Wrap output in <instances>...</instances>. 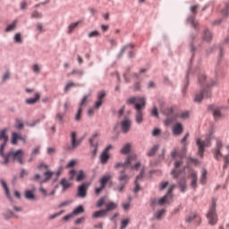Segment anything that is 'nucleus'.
Listing matches in <instances>:
<instances>
[{"label": "nucleus", "mask_w": 229, "mask_h": 229, "mask_svg": "<svg viewBox=\"0 0 229 229\" xmlns=\"http://www.w3.org/2000/svg\"><path fill=\"white\" fill-rule=\"evenodd\" d=\"M7 129L0 131V140H4V143L0 145V156L4 158V164L7 165L10 159L17 161L19 164L23 165L24 152L22 149L17 151H11L8 154H4V149L8 142V136L6 135Z\"/></svg>", "instance_id": "obj_1"}, {"label": "nucleus", "mask_w": 229, "mask_h": 229, "mask_svg": "<svg viewBox=\"0 0 229 229\" xmlns=\"http://www.w3.org/2000/svg\"><path fill=\"white\" fill-rule=\"evenodd\" d=\"M198 81L199 84H203L205 87L203 90H200L199 93L195 94L194 102L200 103L203 98H211V88L216 85V80L207 81V77L205 74H200L198 78Z\"/></svg>", "instance_id": "obj_2"}, {"label": "nucleus", "mask_w": 229, "mask_h": 229, "mask_svg": "<svg viewBox=\"0 0 229 229\" xmlns=\"http://www.w3.org/2000/svg\"><path fill=\"white\" fill-rule=\"evenodd\" d=\"M126 104L134 106L135 122L137 124H141L144 121L142 110L145 108L146 99L142 97H131L126 100Z\"/></svg>", "instance_id": "obj_3"}, {"label": "nucleus", "mask_w": 229, "mask_h": 229, "mask_svg": "<svg viewBox=\"0 0 229 229\" xmlns=\"http://www.w3.org/2000/svg\"><path fill=\"white\" fill-rule=\"evenodd\" d=\"M137 161V155L131 154L125 160V162H118L114 165V169L118 170L119 168H123V171H126L127 169L131 170H138L140 167V162ZM136 162L134 165L133 163Z\"/></svg>", "instance_id": "obj_4"}, {"label": "nucleus", "mask_w": 229, "mask_h": 229, "mask_svg": "<svg viewBox=\"0 0 229 229\" xmlns=\"http://www.w3.org/2000/svg\"><path fill=\"white\" fill-rule=\"evenodd\" d=\"M164 114L168 116L165 120V124L166 126H169L171 123H173L174 121H176L177 118H180L182 120H187L190 117V113L188 111L182 112L179 114L178 115H174V109L173 107H167L165 109ZM172 116V118L170 117Z\"/></svg>", "instance_id": "obj_5"}, {"label": "nucleus", "mask_w": 229, "mask_h": 229, "mask_svg": "<svg viewBox=\"0 0 229 229\" xmlns=\"http://www.w3.org/2000/svg\"><path fill=\"white\" fill-rule=\"evenodd\" d=\"M206 217L208 219V223L209 225L214 226L217 225L218 222V216L216 213V199L212 200V204L210 208H208V211L206 215Z\"/></svg>", "instance_id": "obj_6"}, {"label": "nucleus", "mask_w": 229, "mask_h": 229, "mask_svg": "<svg viewBox=\"0 0 229 229\" xmlns=\"http://www.w3.org/2000/svg\"><path fill=\"white\" fill-rule=\"evenodd\" d=\"M211 140H212V135L211 134H208L206 137L205 140H201L200 139L196 140V145L198 147V156L200 158H203V157H204L205 148L210 147Z\"/></svg>", "instance_id": "obj_7"}, {"label": "nucleus", "mask_w": 229, "mask_h": 229, "mask_svg": "<svg viewBox=\"0 0 229 229\" xmlns=\"http://www.w3.org/2000/svg\"><path fill=\"white\" fill-rule=\"evenodd\" d=\"M175 188V184H170L167 189L166 194L164 197L158 199L157 205L163 206L165 204H170V201L173 199V191Z\"/></svg>", "instance_id": "obj_8"}, {"label": "nucleus", "mask_w": 229, "mask_h": 229, "mask_svg": "<svg viewBox=\"0 0 229 229\" xmlns=\"http://www.w3.org/2000/svg\"><path fill=\"white\" fill-rule=\"evenodd\" d=\"M130 179L131 177L126 174V171L120 172V176H118V182H120V185L116 187V191H118V192H123Z\"/></svg>", "instance_id": "obj_9"}, {"label": "nucleus", "mask_w": 229, "mask_h": 229, "mask_svg": "<svg viewBox=\"0 0 229 229\" xmlns=\"http://www.w3.org/2000/svg\"><path fill=\"white\" fill-rule=\"evenodd\" d=\"M70 139H71L72 146L66 147V148H65L66 151L75 150L81 143V141L80 140L76 139L75 131H72V133L70 134Z\"/></svg>", "instance_id": "obj_10"}, {"label": "nucleus", "mask_w": 229, "mask_h": 229, "mask_svg": "<svg viewBox=\"0 0 229 229\" xmlns=\"http://www.w3.org/2000/svg\"><path fill=\"white\" fill-rule=\"evenodd\" d=\"M113 148L112 145H108L104 148V151H102V154H100V164L106 165L108 160L110 159V155L108 152Z\"/></svg>", "instance_id": "obj_11"}, {"label": "nucleus", "mask_w": 229, "mask_h": 229, "mask_svg": "<svg viewBox=\"0 0 229 229\" xmlns=\"http://www.w3.org/2000/svg\"><path fill=\"white\" fill-rule=\"evenodd\" d=\"M223 107L216 106H209L208 111L212 113L213 117L216 120L221 119L224 117L222 114Z\"/></svg>", "instance_id": "obj_12"}, {"label": "nucleus", "mask_w": 229, "mask_h": 229, "mask_svg": "<svg viewBox=\"0 0 229 229\" xmlns=\"http://www.w3.org/2000/svg\"><path fill=\"white\" fill-rule=\"evenodd\" d=\"M222 148H223V142L217 140L216 142V148L212 151L215 159L219 160L220 158H222L223 157L221 153Z\"/></svg>", "instance_id": "obj_13"}, {"label": "nucleus", "mask_w": 229, "mask_h": 229, "mask_svg": "<svg viewBox=\"0 0 229 229\" xmlns=\"http://www.w3.org/2000/svg\"><path fill=\"white\" fill-rule=\"evenodd\" d=\"M89 98V95H84V98H82V100H81V106L79 107V110H77V114H75V121L80 122L81 119V114H82V107L86 106V102Z\"/></svg>", "instance_id": "obj_14"}, {"label": "nucleus", "mask_w": 229, "mask_h": 229, "mask_svg": "<svg viewBox=\"0 0 229 229\" xmlns=\"http://www.w3.org/2000/svg\"><path fill=\"white\" fill-rule=\"evenodd\" d=\"M182 165V160H176L174 163V169L171 172L174 179H178L182 175V172L179 171V167Z\"/></svg>", "instance_id": "obj_15"}, {"label": "nucleus", "mask_w": 229, "mask_h": 229, "mask_svg": "<svg viewBox=\"0 0 229 229\" xmlns=\"http://www.w3.org/2000/svg\"><path fill=\"white\" fill-rule=\"evenodd\" d=\"M88 190L89 186L86 183L79 185V187L77 188V197L81 199H85L87 197Z\"/></svg>", "instance_id": "obj_16"}, {"label": "nucleus", "mask_w": 229, "mask_h": 229, "mask_svg": "<svg viewBox=\"0 0 229 229\" xmlns=\"http://www.w3.org/2000/svg\"><path fill=\"white\" fill-rule=\"evenodd\" d=\"M195 222L197 225L201 224V216L197 215L196 213H191L189 216H186L185 222L190 224L191 222Z\"/></svg>", "instance_id": "obj_17"}, {"label": "nucleus", "mask_w": 229, "mask_h": 229, "mask_svg": "<svg viewBox=\"0 0 229 229\" xmlns=\"http://www.w3.org/2000/svg\"><path fill=\"white\" fill-rule=\"evenodd\" d=\"M106 94L105 91L98 92V95L97 96V101L95 102L94 108L99 109L103 105V100L106 98Z\"/></svg>", "instance_id": "obj_18"}, {"label": "nucleus", "mask_w": 229, "mask_h": 229, "mask_svg": "<svg viewBox=\"0 0 229 229\" xmlns=\"http://www.w3.org/2000/svg\"><path fill=\"white\" fill-rule=\"evenodd\" d=\"M172 132L174 136H180L183 132V126L181 123H176L173 128H172Z\"/></svg>", "instance_id": "obj_19"}, {"label": "nucleus", "mask_w": 229, "mask_h": 229, "mask_svg": "<svg viewBox=\"0 0 229 229\" xmlns=\"http://www.w3.org/2000/svg\"><path fill=\"white\" fill-rule=\"evenodd\" d=\"M125 52L129 53V58H131L133 56V45L130 44L123 47L120 51L119 56L121 57Z\"/></svg>", "instance_id": "obj_20"}, {"label": "nucleus", "mask_w": 229, "mask_h": 229, "mask_svg": "<svg viewBox=\"0 0 229 229\" xmlns=\"http://www.w3.org/2000/svg\"><path fill=\"white\" fill-rule=\"evenodd\" d=\"M144 175V170H140V174L136 177L135 181H134V188H133V192L137 193L138 191H140V186L139 185V181L141 180L143 178Z\"/></svg>", "instance_id": "obj_21"}, {"label": "nucleus", "mask_w": 229, "mask_h": 229, "mask_svg": "<svg viewBox=\"0 0 229 229\" xmlns=\"http://www.w3.org/2000/svg\"><path fill=\"white\" fill-rule=\"evenodd\" d=\"M190 177L191 179V187L193 190H196L197 189V182H198V174L194 170H191V173H190Z\"/></svg>", "instance_id": "obj_22"}, {"label": "nucleus", "mask_w": 229, "mask_h": 229, "mask_svg": "<svg viewBox=\"0 0 229 229\" xmlns=\"http://www.w3.org/2000/svg\"><path fill=\"white\" fill-rule=\"evenodd\" d=\"M131 129V121L129 119H124L122 121V132L127 133Z\"/></svg>", "instance_id": "obj_23"}, {"label": "nucleus", "mask_w": 229, "mask_h": 229, "mask_svg": "<svg viewBox=\"0 0 229 229\" xmlns=\"http://www.w3.org/2000/svg\"><path fill=\"white\" fill-rule=\"evenodd\" d=\"M112 176L110 174H106L101 177L100 180H98V183H100V186L106 188L108 182L111 180Z\"/></svg>", "instance_id": "obj_24"}, {"label": "nucleus", "mask_w": 229, "mask_h": 229, "mask_svg": "<svg viewBox=\"0 0 229 229\" xmlns=\"http://www.w3.org/2000/svg\"><path fill=\"white\" fill-rule=\"evenodd\" d=\"M107 216V213H106V210L105 209H100L98 211H95L93 213V216L92 217L93 218H103V217H106Z\"/></svg>", "instance_id": "obj_25"}, {"label": "nucleus", "mask_w": 229, "mask_h": 229, "mask_svg": "<svg viewBox=\"0 0 229 229\" xmlns=\"http://www.w3.org/2000/svg\"><path fill=\"white\" fill-rule=\"evenodd\" d=\"M212 38H213L212 33L209 30H205L202 34V40H204L205 42H210Z\"/></svg>", "instance_id": "obj_26"}, {"label": "nucleus", "mask_w": 229, "mask_h": 229, "mask_svg": "<svg viewBox=\"0 0 229 229\" xmlns=\"http://www.w3.org/2000/svg\"><path fill=\"white\" fill-rule=\"evenodd\" d=\"M18 140H22L24 141V143H26V140L23 139L21 135H19L18 133L16 132H13V138H12V143L13 145H17V141Z\"/></svg>", "instance_id": "obj_27"}, {"label": "nucleus", "mask_w": 229, "mask_h": 229, "mask_svg": "<svg viewBox=\"0 0 229 229\" xmlns=\"http://www.w3.org/2000/svg\"><path fill=\"white\" fill-rule=\"evenodd\" d=\"M40 99V94L37 92L35 98L26 99L28 105H35Z\"/></svg>", "instance_id": "obj_28"}, {"label": "nucleus", "mask_w": 229, "mask_h": 229, "mask_svg": "<svg viewBox=\"0 0 229 229\" xmlns=\"http://www.w3.org/2000/svg\"><path fill=\"white\" fill-rule=\"evenodd\" d=\"M116 208H117V204L116 203L109 202V203L106 204V209H104V210L107 214L108 212L116 209Z\"/></svg>", "instance_id": "obj_29"}, {"label": "nucleus", "mask_w": 229, "mask_h": 229, "mask_svg": "<svg viewBox=\"0 0 229 229\" xmlns=\"http://www.w3.org/2000/svg\"><path fill=\"white\" fill-rule=\"evenodd\" d=\"M131 144L130 143H126L125 145H123V148H122V149H120V154L122 155H128L131 151Z\"/></svg>", "instance_id": "obj_30"}, {"label": "nucleus", "mask_w": 229, "mask_h": 229, "mask_svg": "<svg viewBox=\"0 0 229 229\" xmlns=\"http://www.w3.org/2000/svg\"><path fill=\"white\" fill-rule=\"evenodd\" d=\"M25 198L29 200H32V201L36 200V196L34 194V191H30V190L26 191Z\"/></svg>", "instance_id": "obj_31"}, {"label": "nucleus", "mask_w": 229, "mask_h": 229, "mask_svg": "<svg viewBox=\"0 0 229 229\" xmlns=\"http://www.w3.org/2000/svg\"><path fill=\"white\" fill-rule=\"evenodd\" d=\"M82 21H78L77 22H73L68 26V34L71 35L72 31L79 26V24H81Z\"/></svg>", "instance_id": "obj_32"}, {"label": "nucleus", "mask_w": 229, "mask_h": 229, "mask_svg": "<svg viewBox=\"0 0 229 229\" xmlns=\"http://www.w3.org/2000/svg\"><path fill=\"white\" fill-rule=\"evenodd\" d=\"M159 146L158 145H154L147 153V156L148 157H151L153 156H155V154L157 153V151L158 150Z\"/></svg>", "instance_id": "obj_33"}, {"label": "nucleus", "mask_w": 229, "mask_h": 229, "mask_svg": "<svg viewBox=\"0 0 229 229\" xmlns=\"http://www.w3.org/2000/svg\"><path fill=\"white\" fill-rule=\"evenodd\" d=\"M130 222H131L130 217L122 219V221L120 222V229H125L128 226V225L130 224Z\"/></svg>", "instance_id": "obj_34"}, {"label": "nucleus", "mask_w": 229, "mask_h": 229, "mask_svg": "<svg viewBox=\"0 0 229 229\" xmlns=\"http://www.w3.org/2000/svg\"><path fill=\"white\" fill-rule=\"evenodd\" d=\"M165 214V209H161V210H157L155 214H154V217H153V220L154 219H157V220H160L163 216Z\"/></svg>", "instance_id": "obj_35"}, {"label": "nucleus", "mask_w": 229, "mask_h": 229, "mask_svg": "<svg viewBox=\"0 0 229 229\" xmlns=\"http://www.w3.org/2000/svg\"><path fill=\"white\" fill-rule=\"evenodd\" d=\"M18 24V21L14 20L10 25L7 26L5 31L9 33L10 31H13Z\"/></svg>", "instance_id": "obj_36"}, {"label": "nucleus", "mask_w": 229, "mask_h": 229, "mask_svg": "<svg viewBox=\"0 0 229 229\" xmlns=\"http://www.w3.org/2000/svg\"><path fill=\"white\" fill-rule=\"evenodd\" d=\"M61 186H63V191H66L71 188L72 183L66 179L61 180Z\"/></svg>", "instance_id": "obj_37"}, {"label": "nucleus", "mask_w": 229, "mask_h": 229, "mask_svg": "<svg viewBox=\"0 0 229 229\" xmlns=\"http://www.w3.org/2000/svg\"><path fill=\"white\" fill-rule=\"evenodd\" d=\"M86 177V174L84 173L83 170H80L79 173H77V177H75V181H77V182H80L81 181H83Z\"/></svg>", "instance_id": "obj_38"}, {"label": "nucleus", "mask_w": 229, "mask_h": 229, "mask_svg": "<svg viewBox=\"0 0 229 229\" xmlns=\"http://www.w3.org/2000/svg\"><path fill=\"white\" fill-rule=\"evenodd\" d=\"M178 185L180 187L181 192H185L186 188H187L185 178H182V180H180L179 182H178Z\"/></svg>", "instance_id": "obj_39"}, {"label": "nucleus", "mask_w": 229, "mask_h": 229, "mask_svg": "<svg viewBox=\"0 0 229 229\" xmlns=\"http://www.w3.org/2000/svg\"><path fill=\"white\" fill-rule=\"evenodd\" d=\"M84 208H83V207L82 206H78L77 208H75L74 209H73V212H72V214L73 215V216H78V215H80V214H82V213H84Z\"/></svg>", "instance_id": "obj_40"}, {"label": "nucleus", "mask_w": 229, "mask_h": 229, "mask_svg": "<svg viewBox=\"0 0 229 229\" xmlns=\"http://www.w3.org/2000/svg\"><path fill=\"white\" fill-rule=\"evenodd\" d=\"M53 174H54V173L51 171L45 172L44 175H45V177H47V179L41 180V183H44V182H47V181H49L52 178Z\"/></svg>", "instance_id": "obj_41"}, {"label": "nucleus", "mask_w": 229, "mask_h": 229, "mask_svg": "<svg viewBox=\"0 0 229 229\" xmlns=\"http://www.w3.org/2000/svg\"><path fill=\"white\" fill-rule=\"evenodd\" d=\"M228 8H229V4H225V8L220 10L222 15H224L225 17H227V15H229Z\"/></svg>", "instance_id": "obj_42"}, {"label": "nucleus", "mask_w": 229, "mask_h": 229, "mask_svg": "<svg viewBox=\"0 0 229 229\" xmlns=\"http://www.w3.org/2000/svg\"><path fill=\"white\" fill-rule=\"evenodd\" d=\"M39 150L40 148L38 147V148H35L33 150H32V153H31V158L29 160V162H32L33 158L39 154Z\"/></svg>", "instance_id": "obj_43"}, {"label": "nucleus", "mask_w": 229, "mask_h": 229, "mask_svg": "<svg viewBox=\"0 0 229 229\" xmlns=\"http://www.w3.org/2000/svg\"><path fill=\"white\" fill-rule=\"evenodd\" d=\"M188 22H190V24H191V26H193V28H197V26H198V22L196 21L194 16H190L188 18Z\"/></svg>", "instance_id": "obj_44"}, {"label": "nucleus", "mask_w": 229, "mask_h": 229, "mask_svg": "<svg viewBox=\"0 0 229 229\" xmlns=\"http://www.w3.org/2000/svg\"><path fill=\"white\" fill-rule=\"evenodd\" d=\"M1 183L5 191V194L6 196L8 197L9 199H11V197H10V193H9V189H8V186L6 185L5 182L4 180H1Z\"/></svg>", "instance_id": "obj_45"}, {"label": "nucleus", "mask_w": 229, "mask_h": 229, "mask_svg": "<svg viewBox=\"0 0 229 229\" xmlns=\"http://www.w3.org/2000/svg\"><path fill=\"white\" fill-rule=\"evenodd\" d=\"M72 203V200L63 201V202H61V204H59V205L57 206V208H64V207H68V206H70Z\"/></svg>", "instance_id": "obj_46"}, {"label": "nucleus", "mask_w": 229, "mask_h": 229, "mask_svg": "<svg viewBox=\"0 0 229 229\" xmlns=\"http://www.w3.org/2000/svg\"><path fill=\"white\" fill-rule=\"evenodd\" d=\"M88 37H89V38H96V37H100V33L98 30H93V31H91L88 34Z\"/></svg>", "instance_id": "obj_47"}, {"label": "nucleus", "mask_w": 229, "mask_h": 229, "mask_svg": "<svg viewBox=\"0 0 229 229\" xmlns=\"http://www.w3.org/2000/svg\"><path fill=\"white\" fill-rule=\"evenodd\" d=\"M63 214H64V210H61L57 213H54V214L50 215V217H48V219L54 220V219H55L56 217L60 216Z\"/></svg>", "instance_id": "obj_48"}, {"label": "nucleus", "mask_w": 229, "mask_h": 229, "mask_svg": "<svg viewBox=\"0 0 229 229\" xmlns=\"http://www.w3.org/2000/svg\"><path fill=\"white\" fill-rule=\"evenodd\" d=\"M98 137H99V133L98 132L93 133V136H91V138L89 140V145L94 146V140L96 139H98Z\"/></svg>", "instance_id": "obj_49"}, {"label": "nucleus", "mask_w": 229, "mask_h": 229, "mask_svg": "<svg viewBox=\"0 0 229 229\" xmlns=\"http://www.w3.org/2000/svg\"><path fill=\"white\" fill-rule=\"evenodd\" d=\"M74 87H76V84L75 83H73V82H68L67 84H66V87H64V92H68L72 88H74Z\"/></svg>", "instance_id": "obj_50"}, {"label": "nucleus", "mask_w": 229, "mask_h": 229, "mask_svg": "<svg viewBox=\"0 0 229 229\" xmlns=\"http://www.w3.org/2000/svg\"><path fill=\"white\" fill-rule=\"evenodd\" d=\"M207 180V171L203 170L201 173V179H200V183L205 184Z\"/></svg>", "instance_id": "obj_51"}, {"label": "nucleus", "mask_w": 229, "mask_h": 229, "mask_svg": "<svg viewBox=\"0 0 229 229\" xmlns=\"http://www.w3.org/2000/svg\"><path fill=\"white\" fill-rule=\"evenodd\" d=\"M24 124L22 123V121L21 119H16V128H18L19 130L23 129Z\"/></svg>", "instance_id": "obj_52"}, {"label": "nucleus", "mask_w": 229, "mask_h": 229, "mask_svg": "<svg viewBox=\"0 0 229 229\" xmlns=\"http://www.w3.org/2000/svg\"><path fill=\"white\" fill-rule=\"evenodd\" d=\"M77 161L76 159H72L70 162H68V165H66V168H72L76 165Z\"/></svg>", "instance_id": "obj_53"}, {"label": "nucleus", "mask_w": 229, "mask_h": 229, "mask_svg": "<svg viewBox=\"0 0 229 229\" xmlns=\"http://www.w3.org/2000/svg\"><path fill=\"white\" fill-rule=\"evenodd\" d=\"M229 165V157L228 156H225L224 157V165H223V168L224 169H226Z\"/></svg>", "instance_id": "obj_54"}, {"label": "nucleus", "mask_w": 229, "mask_h": 229, "mask_svg": "<svg viewBox=\"0 0 229 229\" xmlns=\"http://www.w3.org/2000/svg\"><path fill=\"white\" fill-rule=\"evenodd\" d=\"M106 202L105 198H100L98 201H97V208H101Z\"/></svg>", "instance_id": "obj_55"}, {"label": "nucleus", "mask_w": 229, "mask_h": 229, "mask_svg": "<svg viewBox=\"0 0 229 229\" xmlns=\"http://www.w3.org/2000/svg\"><path fill=\"white\" fill-rule=\"evenodd\" d=\"M70 75H79V76H83V72L81 70H73L70 73Z\"/></svg>", "instance_id": "obj_56"}, {"label": "nucleus", "mask_w": 229, "mask_h": 229, "mask_svg": "<svg viewBox=\"0 0 229 229\" xmlns=\"http://www.w3.org/2000/svg\"><path fill=\"white\" fill-rule=\"evenodd\" d=\"M151 115L158 118V111H157V107L154 106L151 110Z\"/></svg>", "instance_id": "obj_57"}, {"label": "nucleus", "mask_w": 229, "mask_h": 229, "mask_svg": "<svg viewBox=\"0 0 229 229\" xmlns=\"http://www.w3.org/2000/svg\"><path fill=\"white\" fill-rule=\"evenodd\" d=\"M68 174L70 175L69 180L72 181L76 175V171L74 169L70 170V173H68Z\"/></svg>", "instance_id": "obj_58"}, {"label": "nucleus", "mask_w": 229, "mask_h": 229, "mask_svg": "<svg viewBox=\"0 0 229 229\" xmlns=\"http://www.w3.org/2000/svg\"><path fill=\"white\" fill-rule=\"evenodd\" d=\"M160 133H161V130L158 129V128H155V129L152 131V136H153V137L159 136Z\"/></svg>", "instance_id": "obj_59"}, {"label": "nucleus", "mask_w": 229, "mask_h": 229, "mask_svg": "<svg viewBox=\"0 0 229 229\" xmlns=\"http://www.w3.org/2000/svg\"><path fill=\"white\" fill-rule=\"evenodd\" d=\"M14 40L15 42H17L18 44H21L22 42V38L20 33H17L14 37Z\"/></svg>", "instance_id": "obj_60"}, {"label": "nucleus", "mask_w": 229, "mask_h": 229, "mask_svg": "<svg viewBox=\"0 0 229 229\" xmlns=\"http://www.w3.org/2000/svg\"><path fill=\"white\" fill-rule=\"evenodd\" d=\"M168 186V182H162L159 184V191H164Z\"/></svg>", "instance_id": "obj_61"}, {"label": "nucleus", "mask_w": 229, "mask_h": 229, "mask_svg": "<svg viewBox=\"0 0 229 229\" xmlns=\"http://www.w3.org/2000/svg\"><path fill=\"white\" fill-rule=\"evenodd\" d=\"M4 216H5L6 219H10V218L13 217L14 215H13V211L8 210V211L4 214Z\"/></svg>", "instance_id": "obj_62"}, {"label": "nucleus", "mask_w": 229, "mask_h": 229, "mask_svg": "<svg viewBox=\"0 0 229 229\" xmlns=\"http://www.w3.org/2000/svg\"><path fill=\"white\" fill-rule=\"evenodd\" d=\"M104 189L105 187L101 185L98 188H95V195H99Z\"/></svg>", "instance_id": "obj_63"}, {"label": "nucleus", "mask_w": 229, "mask_h": 229, "mask_svg": "<svg viewBox=\"0 0 229 229\" xmlns=\"http://www.w3.org/2000/svg\"><path fill=\"white\" fill-rule=\"evenodd\" d=\"M32 17H33L34 19H41L42 14H40V13H38V12H34V13H32Z\"/></svg>", "instance_id": "obj_64"}]
</instances>
